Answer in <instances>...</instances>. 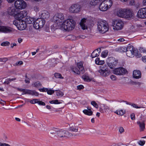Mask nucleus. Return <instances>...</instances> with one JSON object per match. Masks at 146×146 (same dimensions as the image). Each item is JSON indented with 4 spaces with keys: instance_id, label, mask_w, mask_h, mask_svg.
Returning a JSON list of instances; mask_svg holds the SVG:
<instances>
[{
    "instance_id": "1",
    "label": "nucleus",
    "mask_w": 146,
    "mask_h": 146,
    "mask_svg": "<svg viewBox=\"0 0 146 146\" xmlns=\"http://www.w3.org/2000/svg\"><path fill=\"white\" fill-rule=\"evenodd\" d=\"M75 22L72 19H68L65 21L61 24V27L64 30L68 31L72 30L74 28Z\"/></svg>"
},
{
    "instance_id": "20",
    "label": "nucleus",
    "mask_w": 146,
    "mask_h": 146,
    "mask_svg": "<svg viewBox=\"0 0 146 146\" xmlns=\"http://www.w3.org/2000/svg\"><path fill=\"white\" fill-rule=\"evenodd\" d=\"M24 94H29L32 95H34L36 96H38L39 95L38 93L35 90H32L27 89L25 90L24 93L22 94V95Z\"/></svg>"
},
{
    "instance_id": "23",
    "label": "nucleus",
    "mask_w": 146,
    "mask_h": 146,
    "mask_svg": "<svg viewBox=\"0 0 146 146\" xmlns=\"http://www.w3.org/2000/svg\"><path fill=\"white\" fill-rule=\"evenodd\" d=\"M101 52V49L98 48L94 50L91 54V56L92 58H94L98 56Z\"/></svg>"
},
{
    "instance_id": "37",
    "label": "nucleus",
    "mask_w": 146,
    "mask_h": 146,
    "mask_svg": "<svg viewBox=\"0 0 146 146\" xmlns=\"http://www.w3.org/2000/svg\"><path fill=\"white\" fill-rule=\"evenodd\" d=\"M108 52L107 50L102 52L101 53L102 56L104 58L106 57L108 55Z\"/></svg>"
},
{
    "instance_id": "38",
    "label": "nucleus",
    "mask_w": 146,
    "mask_h": 146,
    "mask_svg": "<svg viewBox=\"0 0 146 146\" xmlns=\"http://www.w3.org/2000/svg\"><path fill=\"white\" fill-rule=\"evenodd\" d=\"M127 50V47H122L119 48V51L122 52H126V50Z\"/></svg>"
},
{
    "instance_id": "11",
    "label": "nucleus",
    "mask_w": 146,
    "mask_h": 146,
    "mask_svg": "<svg viewBox=\"0 0 146 146\" xmlns=\"http://www.w3.org/2000/svg\"><path fill=\"white\" fill-rule=\"evenodd\" d=\"M135 49L133 46L128 45L127 47L126 54L129 57H133L135 55Z\"/></svg>"
},
{
    "instance_id": "27",
    "label": "nucleus",
    "mask_w": 146,
    "mask_h": 146,
    "mask_svg": "<svg viewBox=\"0 0 146 146\" xmlns=\"http://www.w3.org/2000/svg\"><path fill=\"white\" fill-rule=\"evenodd\" d=\"M57 129H54L49 131V135L51 137H57Z\"/></svg>"
},
{
    "instance_id": "21",
    "label": "nucleus",
    "mask_w": 146,
    "mask_h": 146,
    "mask_svg": "<svg viewBox=\"0 0 146 146\" xmlns=\"http://www.w3.org/2000/svg\"><path fill=\"white\" fill-rule=\"evenodd\" d=\"M103 108H104V110H105V112H106V111H108L110 109L109 108L108 106L104 104H101L100 107L99 111L102 113H104V111L103 110Z\"/></svg>"
},
{
    "instance_id": "34",
    "label": "nucleus",
    "mask_w": 146,
    "mask_h": 146,
    "mask_svg": "<svg viewBox=\"0 0 146 146\" xmlns=\"http://www.w3.org/2000/svg\"><path fill=\"white\" fill-rule=\"evenodd\" d=\"M32 85L35 87L38 88V87L41 86V84L39 82L37 81L36 82L33 83L32 84Z\"/></svg>"
},
{
    "instance_id": "47",
    "label": "nucleus",
    "mask_w": 146,
    "mask_h": 146,
    "mask_svg": "<svg viewBox=\"0 0 146 146\" xmlns=\"http://www.w3.org/2000/svg\"><path fill=\"white\" fill-rule=\"evenodd\" d=\"M38 99H34L31 100L30 101V102L32 104H35V103H38Z\"/></svg>"
},
{
    "instance_id": "31",
    "label": "nucleus",
    "mask_w": 146,
    "mask_h": 146,
    "mask_svg": "<svg viewBox=\"0 0 146 146\" xmlns=\"http://www.w3.org/2000/svg\"><path fill=\"white\" fill-rule=\"evenodd\" d=\"M99 2V0H90L89 4L91 5L95 6Z\"/></svg>"
},
{
    "instance_id": "24",
    "label": "nucleus",
    "mask_w": 146,
    "mask_h": 146,
    "mask_svg": "<svg viewBox=\"0 0 146 146\" xmlns=\"http://www.w3.org/2000/svg\"><path fill=\"white\" fill-rule=\"evenodd\" d=\"M125 9H119L117 12V15L121 17H125V13L126 12Z\"/></svg>"
},
{
    "instance_id": "49",
    "label": "nucleus",
    "mask_w": 146,
    "mask_h": 146,
    "mask_svg": "<svg viewBox=\"0 0 146 146\" xmlns=\"http://www.w3.org/2000/svg\"><path fill=\"white\" fill-rule=\"evenodd\" d=\"M33 10L37 12L39 11L40 9L38 6L36 5L34 7Z\"/></svg>"
},
{
    "instance_id": "10",
    "label": "nucleus",
    "mask_w": 146,
    "mask_h": 146,
    "mask_svg": "<svg viewBox=\"0 0 146 146\" xmlns=\"http://www.w3.org/2000/svg\"><path fill=\"white\" fill-rule=\"evenodd\" d=\"M15 7L18 9H22L25 8L27 6L26 3L23 0H17L14 3Z\"/></svg>"
},
{
    "instance_id": "61",
    "label": "nucleus",
    "mask_w": 146,
    "mask_h": 146,
    "mask_svg": "<svg viewBox=\"0 0 146 146\" xmlns=\"http://www.w3.org/2000/svg\"><path fill=\"white\" fill-rule=\"evenodd\" d=\"M18 90L21 92H23V93H25V89L19 88H16Z\"/></svg>"
},
{
    "instance_id": "12",
    "label": "nucleus",
    "mask_w": 146,
    "mask_h": 146,
    "mask_svg": "<svg viewBox=\"0 0 146 146\" xmlns=\"http://www.w3.org/2000/svg\"><path fill=\"white\" fill-rule=\"evenodd\" d=\"M127 70L123 67H119L115 69L113 73L116 75H123L127 73Z\"/></svg>"
},
{
    "instance_id": "16",
    "label": "nucleus",
    "mask_w": 146,
    "mask_h": 146,
    "mask_svg": "<svg viewBox=\"0 0 146 146\" xmlns=\"http://www.w3.org/2000/svg\"><path fill=\"white\" fill-rule=\"evenodd\" d=\"M27 14V12L25 10L20 11L19 12L16 14V18L20 21H23L22 19L26 16Z\"/></svg>"
},
{
    "instance_id": "30",
    "label": "nucleus",
    "mask_w": 146,
    "mask_h": 146,
    "mask_svg": "<svg viewBox=\"0 0 146 146\" xmlns=\"http://www.w3.org/2000/svg\"><path fill=\"white\" fill-rule=\"evenodd\" d=\"M34 18L31 17H30L27 16L26 17L25 22L28 24H31L35 22L34 21Z\"/></svg>"
},
{
    "instance_id": "6",
    "label": "nucleus",
    "mask_w": 146,
    "mask_h": 146,
    "mask_svg": "<svg viewBox=\"0 0 146 146\" xmlns=\"http://www.w3.org/2000/svg\"><path fill=\"white\" fill-rule=\"evenodd\" d=\"M112 25L114 30H119L123 28L124 26V23L121 20L116 19L113 21Z\"/></svg>"
},
{
    "instance_id": "33",
    "label": "nucleus",
    "mask_w": 146,
    "mask_h": 146,
    "mask_svg": "<svg viewBox=\"0 0 146 146\" xmlns=\"http://www.w3.org/2000/svg\"><path fill=\"white\" fill-rule=\"evenodd\" d=\"M72 71L75 73L78 74H79L81 73V71L78 68L76 67H74L72 69Z\"/></svg>"
},
{
    "instance_id": "40",
    "label": "nucleus",
    "mask_w": 146,
    "mask_h": 146,
    "mask_svg": "<svg viewBox=\"0 0 146 146\" xmlns=\"http://www.w3.org/2000/svg\"><path fill=\"white\" fill-rule=\"evenodd\" d=\"M115 113L117 114V115H123L124 113L123 110H122L119 111L117 110L115 112Z\"/></svg>"
},
{
    "instance_id": "59",
    "label": "nucleus",
    "mask_w": 146,
    "mask_h": 146,
    "mask_svg": "<svg viewBox=\"0 0 146 146\" xmlns=\"http://www.w3.org/2000/svg\"><path fill=\"white\" fill-rule=\"evenodd\" d=\"M137 79L140 78L141 77V73L139 70H137Z\"/></svg>"
},
{
    "instance_id": "3",
    "label": "nucleus",
    "mask_w": 146,
    "mask_h": 146,
    "mask_svg": "<svg viewBox=\"0 0 146 146\" xmlns=\"http://www.w3.org/2000/svg\"><path fill=\"white\" fill-rule=\"evenodd\" d=\"M113 4L111 0H104L100 5L99 8L102 11H105L110 9Z\"/></svg>"
},
{
    "instance_id": "26",
    "label": "nucleus",
    "mask_w": 146,
    "mask_h": 146,
    "mask_svg": "<svg viewBox=\"0 0 146 146\" xmlns=\"http://www.w3.org/2000/svg\"><path fill=\"white\" fill-rule=\"evenodd\" d=\"M8 13L11 15H16L17 13L16 9L13 7H10L8 9Z\"/></svg>"
},
{
    "instance_id": "41",
    "label": "nucleus",
    "mask_w": 146,
    "mask_h": 146,
    "mask_svg": "<svg viewBox=\"0 0 146 146\" xmlns=\"http://www.w3.org/2000/svg\"><path fill=\"white\" fill-rule=\"evenodd\" d=\"M56 95L59 96H62L64 95V94L62 92L58 90L56 91Z\"/></svg>"
},
{
    "instance_id": "43",
    "label": "nucleus",
    "mask_w": 146,
    "mask_h": 146,
    "mask_svg": "<svg viewBox=\"0 0 146 146\" xmlns=\"http://www.w3.org/2000/svg\"><path fill=\"white\" fill-rule=\"evenodd\" d=\"M10 44V43L8 41L4 42H2L1 45L3 46H8Z\"/></svg>"
},
{
    "instance_id": "29",
    "label": "nucleus",
    "mask_w": 146,
    "mask_h": 146,
    "mask_svg": "<svg viewBox=\"0 0 146 146\" xmlns=\"http://www.w3.org/2000/svg\"><path fill=\"white\" fill-rule=\"evenodd\" d=\"M87 110H84L83 112L85 114L88 115H91L92 114L93 112L91 110V108L89 107H87Z\"/></svg>"
},
{
    "instance_id": "7",
    "label": "nucleus",
    "mask_w": 146,
    "mask_h": 146,
    "mask_svg": "<svg viewBox=\"0 0 146 146\" xmlns=\"http://www.w3.org/2000/svg\"><path fill=\"white\" fill-rule=\"evenodd\" d=\"M46 21L44 19L38 18L35 21L33 26L36 29L42 28L45 24Z\"/></svg>"
},
{
    "instance_id": "56",
    "label": "nucleus",
    "mask_w": 146,
    "mask_h": 146,
    "mask_svg": "<svg viewBox=\"0 0 146 146\" xmlns=\"http://www.w3.org/2000/svg\"><path fill=\"white\" fill-rule=\"evenodd\" d=\"M77 89L79 90H80L81 89H83L84 88V86L82 85H80L77 86Z\"/></svg>"
},
{
    "instance_id": "8",
    "label": "nucleus",
    "mask_w": 146,
    "mask_h": 146,
    "mask_svg": "<svg viewBox=\"0 0 146 146\" xmlns=\"http://www.w3.org/2000/svg\"><path fill=\"white\" fill-rule=\"evenodd\" d=\"M81 6L78 3L72 4L69 8V12L71 13H78L80 11Z\"/></svg>"
},
{
    "instance_id": "50",
    "label": "nucleus",
    "mask_w": 146,
    "mask_h": 146,
    "mask_svg": "<svg viewBox=\"0 0 146 146\" xmlns=\"http://www.w3.org/2000/svg\"><path fill=\"white\" fill-rule=\"evenodd\" d=\"M8 60V59L7 58H0V62H5Z\"/></svg>"
},
{
    "instance_id": "17",
    "label": "nucleus",
    "mask_w": 146,
    "mask_h": 146,
    "mask_svg": "<svg viewBox=\"0 0 146 146\" xmlns=\"http://www.w3.org/2000/svg\"><path fill=\"white\" fill-rule=\"evenodd\" d=\"M39 15L41 18L47 19L49 17L50 14L47 11L43 10L39 13Z\"/></svg>"
},
{
    "instance_id": "44",
    "label": "nucleus",
    "mask_w": 146,
    "mask_h": 146,
    "mask_svg": "<svg viewBox=\"0 0 146 146\" xmlns=\"http://www.w3.org/2000/svg\"><path fill=\"white\" fill-rule=\"evenodd\" d=\"M137 70H134L133 72V78L137 79Z\"/></svg>"
},
{
    "instance_id": "52",
    "label": "nucleus",
    "mask_w": 146,
    "mask_h": 146,
    "mask_svg": "<svg viewBox=\"0 0 146 146\" xmlns=\"http://www.w3.org/2000/svg\"><path fill=\"white\" fill-rule=\"evenodd\" d=\"M38 104L40 105H42V106H45V104L44 102L41 101H39V100H38Z\"/></svg>"
},
{
    "instance_id": "51",
    "label": "nucleus",
    "mask_w": 146,
    "mask_h": 146,
    "mask_svg": "<svg viewBox=\"0 0 146 146\" xmlns=\"http://www.w3.org/2000/svg\"><path fill=\"white\" fill-rule=\"evenodd\" d=\"M139 50L140 52H141V53L143 52V53H145L146 52V50H145L143 48L140 47L139 48Z\"/></svg>"
},
{
    "instance_id": "54",
    "label": "nucleus",
    "mask_w": 146,
    "mask_h": 146,
    "mask_svg": "<svg viewBox=\"0 0 146 146\" xmlns=\"http://www.w3.org/2000/svg\"><path fill=\"white\" fill-rule=\"evenodd\" d=\"M119 131L120 133H122L124 132V130L123 127H120L119 128Z\"/></svg>"
},
{
    "instance_id": "25",
    "label": "nucleus",
    "mask_w": 146,
    "mask_h": 146,
    "mask_svg": "<svg viewBox=\"0 0 146 146\" xmlns=\"http://www.w3.org/2000/svg\"><path fill=\"white\" fill-rule=\"evenodd\" d=\"M125 17L127 18H132L134 15L133 13L130 10H126Z\"/></svg>"
},
{
    "instance_id": "15",
    "label": "nucleus",
    "mask_w": 146,
    "mask_h": 146,
    "mask_svg": "<svg viewBox=\"0 0 146 146\" xmlns=\"http://www.w3.org/2000/svg\"><path fill=\"white\" fill-rule=\"evenodd\" d=\"M89 21L86 18L82 19L80 23V25L83 30L88 29V25L89 24Z\"/></svg>"
},
{
    "instance_id": "64",
    "label": "nucleus",
    "mask_w": 146,
    "mask_h": 146,
    "mask_svg": "<svg viewBox=\"0 0 146 146\" xmlns=\"http://www.w3.org/2000/svg\"><path fill=\"white\" fill-rule=\"evenodd\" d=\"M5 103V102L4 101H3L2 100L0 99V104L2 106H4Z\"/></svg>"
},
{
    "instance_id": "13",
    "label": "nucleus",
    "mask_w": 146,
    "mask_h": 146,
    "mask_svg": "<svg viewBox=\"0 0 146 146\" xmlns=\"http://www.w3.org/2000/svg\"><path fill=\"white\" fill-rule=\"evenodd\" d=\"M15 30L11 27L6 26H0V32L5 33H10L13 32Z\"/></svg>"
},
{
    "instance_id": "55",
    "label": "nucleus",
    "mask_w": 146,
    "mask_h": 146,
    "mask_svg": "<svg viewBox=\"0 0 146 146\" xmlns=\"http://www.w3.org/2000/svg\"><path fill=\"white\" fill-rule=\"evenodd\" d=\"M131 119L132 120H134L135 119V115L134 113H132L130 115Z\"/></svg>"
},
{
    "instance_id": "46",
    "label": "nucleus",
    "mask_w": 146,
    "mask_h": 146,
    "mask_svg": "<svg viewBox=\"0 0 146 146\" xmlns=\"http://www.w3.org/2000/svg\"><path fill=\"white\" fill-rule=\"evenodd\" d=\"M91 104L94 106L95 107L97 108H98V105L97 103L94 101H92L91 102Z\"/></svg>"
},
{
    "instance_id": "42",
    "label": "nucleus",
    "mask_w": 146,
    "mask_h": 146,
    "mask_svg": "<svg viewBox=\"0 0 146 146\" xmlns=\"http://www.w3.org/2000/svg\"><path fill=\"white\" fill-rule=\"evenodd\" d=\"M27 116L30 119L33 118V114L32 112H31L28 113L27 114Z\"/></svg>"
},
{
    "instance_id": "14",
    "label": "nucleus",
    "mask_w": 146,
    "mask_h": 146,
    "mask_svg": "<svg viewBox=\"0 0 146 146\" xmlns=\"http://www.w3.org/2000/svg\"><path fill=\"white\" fill-rule=\"evenodd\" d=\"M64 19V17L63 14L60 13H57L53 17L54 21L57 23L61 22Z\"/></svg>"
},
{
    "instance_id": "18",
    "label": "nucleus",
    "mask_w": 146,
    "mask_h": 146,
    "mask_svg": "<svg viewBox=\"0 0 146 146\" xmlns=\"http://www.w3.org/2000/svg\"><path fill=\"white\" fill-rule=\"evenodd\" d=\"M145 12L144 8L139 9L137 12V17L142 19L146 18Z\"/></svg>"
},
{
    "instance_id": "35",
    "label": "nucleus",
    "mask_w": 146,
    "mask_h": 146,
    "mask_svg": "<svg viewBox=\"0 0 146 146\" xmlns=\"http://www.w3.org/2000/svg\"><path fill=\"white\" fill-rule=\"evenodd\" d=\"M82 78L85 81L90 82L91 81L90 79L89 78V76L85 75H84L82 76Z\"/></svg>"
},
{
    "instance_id": "5",
    "label": "nucleus",
    "mask_w": 146,
    "mask_h": 146,
    "mask_svg": "<svg viewBox=\"0 0 146 146\" xmlns=\"http://www.w3.org/2000/svg\"><path fill=\"white\" fill-rule=\"evenodd\" d=\"M100 69L98 72L100 75L103 77H106L109 76L110 73V71L109 70L106 65H104L100 66Z\"/></svg>"
},
{
    "instance_id": "22",
    "label": "nucleus",
    "mask_w": 146,
    "mask_h": 146,
    "mask_svg": "<svg viewBox=\"0 0 146 146\" xmlns=\"http://www.w3.org/2000/svg\"><path fill=\"white\" fill-rule=\"evenodd\" d=\"M137 124L139 127V129L140 132L144 131L145 128V123L144 121H139L137 122Z\"/></svg>"
},
{
    "instance_id": "39",
    "label": "nucleus",
    "mask_w": 146,
    "mask_h": 146,
    "mask_svg": "<svg viewBox=\"0 0 146 146\" xmlns=\"http://www.w3.org/2000/svg\"><path fill=\"white\" fill-rule=\"evenodd\" d=\"M69 130L72 131L76 132L78 131V129H76L73 127H71L69 128Z\"/></svg>"
},
{
    "instance_id": "48",
    "label": "nucleus",
    "mask_w": 146,
    "mask_h": 146,
    "mask_svg": "<svg viewBox=\"0 0 146 146\" xmlns=\"http://www.w3.org/2000/svg\"><path fill=\"white\" fill-rule=\"evenodd\" d=\"M47 93L49 95H51L54 93V91L52 90H49L48 89L46 91Z\"/></svg>"
},
{
    "instance_id": "53",
    "label": "nucleus",
    "mask_w": 146,
    "mask_h": 146,
    "mask_svg": "<svg viewBox=\"0 0 146 146\" xmlns=\"http://www.w3.org/2000/svg\"><path fill=\"white\" fill-rule=\"evenodd\" d=\"M145 143V141H140L138 142V144L140 145L143 146Z\"/></svg>"
},
{
    "instance_id": "36",
    "label": "nucleus",
    "mask_w": 146,
    "mask_h": 146,
    "mask_svg": "<svg viewBox=\"0 0 146 146\" xmlns=\"http://www.w3.org/2000/svg\"><path fill=\"white\" fill-rule=\"evenodd\" d=\"M54 76L56 78L63 79L64 78L61 75L58 73H56L54 74Z\"/></svg>"
},
{
    "instance_id": "60",
    "label": "nucleus",
    "mask_w": 146,
    "mask_h": 146,
    "mask_svg": "<svg viewBox=\"0 0 146 146\" xmlns=\"http://www.w3.org/2000/svg\"><path fill=\"white\" fill-rule=\"evenodd\" d=\"M110 78L113 80H116V77L115 75H112L110 76Z\"/></svg>"
},
{
    "instance_id": "58",
    "label": "nucleus",
    "mask_w": 146,
    "mask_h": 146,
    "mask_svg": "<svg viewBox=\"0 0 146 146\" xmlns=\"http://www.w3.org/2000/svg\"><path fill=\"white\" fill-rule=\"evenodd\" d=\"M9 78L5 80V81L3 83L4 84H8L10 83Z\"/></svg>"
},
{
    "instance_id": "63",
    "label": "nucleus",
    "mask_w": 146,
    "mask_h": 146,
    "mask_svg": "<svg viewBox=\"0 0 146 146\" xmlns=\"http://www.w3.org/2000/svg\"><path fill=\"white\" fill-rule=\"evenodd\" d=\"M23 64V62L21 61H20L18 62H17L15 64L16 65H21Z\"/></svg>"
},
{
    "instance_id": "4",
    "label": "nucleus",
    "mask_w": 146,
    "mask_h": 146,
    "mask_svg": "<svg viewBox=\"0 0 146 146\" xmlns=\"http://www.w3.org/2000/svg\"><path fill=\"white\" fill-rule=\"evenodd\" d=\"M57 135V137L60 138H69L74 135H76L67 131L58 129Z\"/></svg>"
},
{
    "instance_id": "57",
    "label": "nucleus",
    "mask_w": 146,
    "mask_h": 146,
    "mask_svg": "<svg viewBox=\"0 0 146 146\" xmlns=\"http://www.w3.org/2000/svg\"><path fill=\"white\" fill-rule=\"evenodd\" d=\"M135 3V2L134 0H131L129 3V5H134Z\"/></svg>"
},
{
    "instance_id": "45",
    "label": "nucleus",
    "mask_w": 146,
    "mask_h": 146,
    "mask_svg": "<svg viewBox=\"0 0 146 146\" xmlns=\"http://www.w3.org/2000/svg\"><path fill=\"white\" fill-rule=\"evenodd\" d=\"M19 20L17 19L16 20H15L13 21V24L15 25L17 27V25L19 24Z\"/></svg>"
},
{
    "instance_id": "28",
    "label": "nucleus",
    "mask_w": 146,
    "mask_h": 146,
    "mask_svg": "<svg viewBox=\"0 0 146 146\" xmlns=\"http://www.w3.org/2000/svg\"><path fill=\"white\" fill-rule=\"evenodd\" d=\"M77 65L78 68L81 71V73L83 74L84 73L85 71L83 66V63L82 62L77 63Z\"/></svg>"
},
{
    "instance_id": "9",
    "label": "nucleus",
    "mask_w": 146,
    "mask_h": 146,
    "mask_svg": "<svg viewBox=\"0 0 146 146\" xmlns=\"http://www.w3.org/2000/svg\"><path fill=\"white\" fill-rule=\"evenodd\" d=\"M107 64L111 69L113 68L117 65L118 60L112 57L108 58L107 60Z\"/></svg>"
},
{
    "instance_id": "62",
    "label": "nucleus",
    "mask_w": 146,
    "mask_h": 146,
    "mask_svg": "<svg viewBox=\"0 0 146 146\" xmlns=\"http://www.w3.org/2000/svg\"><path fill=\"white\" fill-rule=\"evenodd\" d=\"M47 90L48 89L47 88H43L40 89L39 90L40 92H46Z\"/></svg>"
},
{
    "instance_id": "2",
    "label": "nucleus",
    "mask_w": 146,
    "mask_h": 146,
    "mask_svg": "<svg viewBox=\"0 0 146 146\" xmlns=\"http://www.w3.org/2000/svg\"><path fill=\"white\" fill-rule=\"evenodd\" d=\"M108 23L105 21H100L97 22V29L100 33H104L108 30Z\"/></svg>"
},
{
    "instance_id": "32",
    "label": "nucleus",
    "mask_w": 146,
    "mask_h": 146,
    "mask_svg": "<svg viewBox=\"0 0 146 146\" xmlns=\"http://www.w3.org/2000/svg\"><path fill=\"white\" fill-rule=\"evenodd\" d=\"M95 63L96 64L98 65L103 64L104 63V60H100L99 58H97L95 60Z\"/></svg>"
},
{
    "instance_id": "19",
    "label": "nucleus",
    "mask_w": 146,
    "mask_h": 146,
    "mask_svg": "<svg viewBox=\"0 0 146 146\" xmlns=\"http://www.w3.org/2000/svg\"><path fill=\"white\" fill-rule=\"evenodd\" d=\"M26 27V25L25 22L23 21H19V25H17V28L19 30H23L25 29Z\"/></svg>"
}]
</instances>
